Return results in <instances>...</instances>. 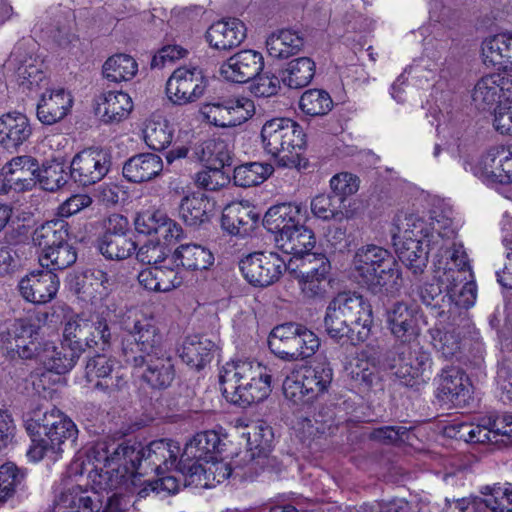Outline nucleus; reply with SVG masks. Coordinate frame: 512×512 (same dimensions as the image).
Instances as JSON below:
<instances>
[{
  "mask_svg": "<svg viewBox=\"0 0 512 512\" xmlns=\"http://www.w3.org/2000/svg\"><path fill=\"white\" fill-rule=\"evenodd\" d=\"M372 325V306L362 295L339 293L326 308L325 330L336 341L348 338L353 344L364 342L371 334Z\"/></svg>",
  "mask_w": 512,
  "mask_h": 512,
  "instance_id": "1",
  "label": "nucleus"
},
{
  "mask_svg": "<svg viewBox=\"0 0 512 512\" xmlns=\"http://www.w3.org/2000/svg\"><path fill=\"white\" fill-rule=\"evenodd\" d=\"M25 426L32 441L27 456L34 462L49 454L57 456L65 441L74 442L78 433L74 422L55 407H37Z\"/></svg>",
  "mask_w": 512,
  "mask_h": 512,
  "instance_id": "2",
  "label": "nucleus"
},
{
  "mask_svg": "<svg viewBox=\"0 0 512 512\" xmlns=\"http://www.w3.org/2000/svg\"><path fill=\"white\" fill-rule=\"evenodd\" d=\"M353 273L360 285L375 293L383 288L393 292L402 284L399 264L388 250L376 245L363 246L356 251Z\"/></svg>",
  "mask_w": 512,
  "mask_h": 512,
  "instance_id": "3",
  "label": "nucleus"
},
{
  "mask_svg": "<svg viewBox=\"0 0 512 512\" xmlns=\"http://www.w3.org/2000/svg\"><path fill=\"white\" fill-rule=\"evenodd\" d=\"M180 451L181 448L177 442L160 439L152 441L147 447L119 445L116 455L122 456L121 464L127 471L145 474L151 470L160 475L173 468H176L179 473L183 468L187 471L188 466L184 463V458L181 457L177 462Z\"/></svg>",
  "mask_w": 512,
  "mask_h": 512,
  "instance_id": "4",
  "label": "nucleus"
},
{
  "mask_svg": "<svg viewBox=\"0 0 512 512\" xmlns=\"http://www.w3.org/2000/svg\"><path fill=\"white\" fill-rule=\"evenodd\" d=\"M302 127L289 118L267 120L261 129V145L265 153L277 159L281 167L292 168L299 164L300 152L306 144Z\"/></svg>",
  "mask_w": 512,
  "mask_h": 512,
  "instance_id": "5",
  "label": "nucleus"
},
{
  "mask_svg": "<svg viewBox=\"0 0 512 512\" xmlns=\"http://www.w3.org/2000/svg\"><path fill=\"white\" fill-rule=\"evenodd\" d=\"M268 346L278 358L293 362L314 355L320 346V340L302 324L288 322L273 328L268 338Z\"/></svg>",
  "mask_w": 512,
  "mask_h": 512,
  "instance_id": "6",
  "label": "nucleus"
},
{
  "mask_svg": "<svg viewBox=\"0 0 512 512\" xmlns=\"http://www.w3.org/2000/svg\"><path fill=\"white\" fill-rule=\"evenodd\" d=\"M122 329L127 333L124 352H139V356L148 358L164 352L162 335L153 317L146 315L138 308L129 309L124 315Z\"/></svg>",
  "mask_w": 512,
  "mask_h": 512,
  "instance_id": "7",
  "label": "nucleus"
},
{
  "mask_svg": "<svg viewBox=\"0 0 512 512\" xmlns=\"http://www.w3.org/2000/svg\"><path fill=\"white\" fill-rule=\"evenodd\" d=\"M439 270L442 269L441 262ZM444 272L438 275L439 283L445 285L447 296V320H451V325H469L467 310L475 304L477 297L476 283L467 280L465 274L461 275L459 271L451 267H443Z\"/></svg>",
  "mask_w": 512,
  "mask_h": 512,
  "instance_id": "8",
  "label": "nucleus"
},
{
  "mask_svg": "<svg viewBox=\"0 0 512 512\" xmlns=\"http://www.w3.org/2000/svg\"><path fill=\"white\" fill-rule=\"evenodd\" d=\"M294 261L282 258L276 252H254L243 257L239 268L243 277L254 287H268L277 282L283 271L290 269Z\"/></svg>",
  "mask_w": 512,
  "mask_h": 512,
  "instance_id": "9",
  "label": "nucleus"
},
{
  "mask_svg": "<svg viewBox=\"0 0 512 512\" xmlns=\"http://www.w3.org/2000/svg\"><path fill=\"white\" fill-rule=\"evenodd\" d=\"M207 80L201 69L192 66L176 68L166 81L167 99L183 106L198 101L205 93Z\"/></svg>",
  "mask_w": 512,
  "mask_h": 512,
  "instance_id": "10",
  "label": "nucleus"
},
{
  "mask_svg": "<svg viewBox=\"0 0 512 512\" xmlns=\"http://www.w3.org/2000/svg\"><path fill=\"white\" fill-rule=\"evenodd\" d=\"M85 378L95 390L108 395L123 390L127 386V376L119 362L105 354H97L88 359Z\"/></svg>",
  "mask_w": 512,
  "mask_h": 512,
  "instance_id": "11",
  "label": "nucleus"
},
{
  "mask_svg": "<svg viewBox=\"0 0 512 512\" xmlns=\"http://www.w3.org/2000/svg\"><path fill=\"white\" fill-rule=\"evenodd\" d=\"M110 154L101 148H87L77 153L70 164L71 178L81 186L101 181L111 168Z\"/></svg>",
  "mask_w": 512,
  "mask_h": 512,
  "instance_id": "12",
  "label": "nucleus"
},
{
  "mask_svg": "<svg viewBox=\"0 0 512 512\" xmlns=\"http://www.w3.org/2000/svg\"><path fill=\"white\" fill-rule=\"evenodd\" d=\"M512 73L501 71L482 77L474 86L472 101L481 111L492 112L503 101H511Z\"/></svg>",
  "mask_w": 512,
  "mask_h": 512,
  "instance_id": "13",
  "label": "nucleus"
},
{
  "mask_svg": "<svg viewBox=\"0 0 512 512\" xmlns=\"http://www.w3.org/2000/svg\"><path fill=\"white\" fill-rule=\"evenodd\" d=\"M433 361L429 352L418 349H405L398 354L394 369L400 383L407 387L426 384L432 377Z\"/></svg>",
  "mask_w": 512,
  "mask_h": 512,
  "instance_id": "14",
  "label": "nucleus"
},
{
  "mask_svg": "<svg viewBox=\"0 0 512 512\" xmlns=\"http://www.w3.org/2000/svg\"><path fill=\"white\" fill-rule=\"evenodd\" d=\"M454 235L455 232L453 229L444 228L443 232L433 233L432 239L429 240L432 244V249L437 251L435 254L437 258L435 262V273H438V275H442L444 272L443 268L439 270L438 266L440 262L441 267H451L459 271L461 275L470 271L467 253L462 244L452 241Z\"/></svg>",
  "mask_w": 512,
  "mask_h": 512,
  "instance_id": "15",
  "label": "nucleus"
},
{
  "mask_svg": "<svg viewBox=\"0 0 512 512\" xmlns=\"http://www.w3.org/2000/svg\"><path fill=\"white\" fill-rule=\"evenodd\" d=\"M421 314L414 304L397 301L386 309L385 322L391 334L401 342H410L420 334Z\"/></svg>",
  "mask_w": 512,
  "mask_h": 512,
  "instance_id": "16",
  "label": "nucleus"
},
{
  "mask_svg": "<svg viewBox=\"0 0 512 512\" xmlns=\"http://www.w3.org/2000/svg\"><path fill=\"white\" fill-rule=\"evenodd\" d=\"M59 284L58 276L52 271H32L21 278L18 283V291L25 301L42 305L55 298Z\"/></svg>",
  "mask_w": 512,
  "mask_h": 512,
  "instance_id": "17",
  "label": "nucleus"
},
{
  "mask_svg": "<svg viewBox=\"0 0 512 512\" xmlns=\"http://www.w3.org/2000/svg\"><path fill=\"white\" fill-rule=\"evenodd\" d=\"M264 59L260 52L246 49L230 56L220 67V75L232 83H246L263 70Z\"/></svg>",
  "mask_w": 512,
  "mask_h": 512,
  "instance_id": "18",
  "label": "nucleus"
},
{
  "mask_svg": "<svg viewBox=\"0 0 512 512\" xmlns=\"http://www.w3.org/2000/svg\"><path fill=\"white\" fill-rule=\"evenodd\" d=\"M261 363L252 360H237L226 363L219 375V381L224 397L237 395V389L246 386L256 377H264L263 372L266 369Z\"/></svg>",
  "mask_w": 512,
  "mask_h": 512,
  "instance_id": "19",
  "label": "nucleus"
},
{
  "mask_svg": "<svg viewBox=\"0 0 512 512\" xmlns=\"http://www.w3.org/2000/svg\"><path fill=\"white\" fill-rule=\"evenodd\" d=\"M232 473L229 463L217 461L216 457L206 461L205 464L193 462L188 465L187 471L181 469L185 486L196 488H212L227 480Z\"/></svg>",
  "mask_w": 512,
  "mask_h": 512,
  "instance_id": "20",
  "label": "nucleus"
},
{
  "mask_svg": "<svg viewBox=\"0 0 512 512\" xmlns=\"http://www.w3.org/2000/svg\"><path fill=\"white\" fill-rule=\"evenodd\" d=\"M260 216L248 202H232L222 212L221 227L233 236L246 237L256 227Z\"/></svg>",
  "mask_w": 512,
  "mask_h": 512,
  "instance_id": "21",
  "label": "nucleus"
},
{
  "mask_svg": "<svg viewBox=\"0 0 512 512\" xmlns=\"http://www.w3.org/2000/svg\"><path fill=\"white\" fill-rule=\"evenodd\" d=\"M133 362L136 367L144 368L141 377L152 388H166L174 379V364L165 351L148 358L133 356Z\"/></svg>",
  "mask_w": 512,
  "mask_h": 512,
  "instance_id": "22",
  "label": "nucleus"
},
{
  "mask_svg": "<svg viewBox=\"0 0 512 512\" xmlns=\"http://www.w3.org/2000/svg\"><path fill=\"white\" fill-rule=\"evenodd\" d=\"M80 357L68 347H57L53 342H44L39 354V362L43 365L45 371L39 375V382L45 388L46 380H50L51 372L57 375L69 372L77 363Z\"/></svg>",
  "mask_w": 512,
  "mask_h": 512,
  "instance_id": "23",
  "label": "nucleus"
},
{
  "mask_svg": "<svg viewBox=\"0 0 512 512\" xmlns=\"http://www.w3.org/2000/svg\"><path fill=\"white\" fill-rule=\"evenodd\" d=\"M393 241H423L426 246H431L432 234L441 232L436 227H430L424 219L415 214L399 213L392 223L390 230Z\"/></svg>",
  "mask_w": 512,
  "mask_h": 512,
  "instance_id": "24",
  "label": "nucleus"
},
{
  "mask_svg": "<svg viewBox=\"0 0 512 512\" xmlns=\"http://www.w3.org/2000/svg\"><path fill=\"white\" fill-rule=\"evenodd\" d=\"M72 105V95L64 88L47 89L37 104V118L44 125H53L67 116Z\"/></svg>",
  "mask_w": 512,
  "mask_h": 512,
  "instance_id": "25",
  "label": "nucleus"
},
{
  "mask_svg": "<svg viewBox=\"0 0 512 512\" xmlns=\"http://www.w3.org/2000/svg\"><path fill=\"white\" fill-rule=\"evenodd\" d=\"M38 165L32 156H16L3 167L5 181L17 192L30 191L37 184Z\"/></svg>",
  "mask_w": 512,
  "mask_h": 512,
  "instance_id": "26",
  "label": "nucleus"
},
{
  "mask_svg": "<svg viewBox=\"0 0 512 512\" xmlns=\"http://www.w3.org/2000/svg\"><path fill=\"white\" fill-rule=\"evenodd\" d=\"M246 38L245 24L237 18H227L213 23L206 32L210 46L228 51L238 47Z\"/></svg>",
  "mask_w": 512,
  "mask_h": 512,
  "instance_id": "27",
  "label": "nucleus"
},
{
  "mask_svg": "<svg viewBox=\"0 0 512 512\" xmlns=\"http://www.w3.org/2000/svg\"><path fill=\"white\" fill-rule=\"evenodd\" d=\"M100 493L74 485L54 500L53 512H99Z\"/></svg>",
  "mask_w": 512,
  "mask_h": 512,
  "instance_id": "28",
  "label": "nucleus"
},
{
  "mask_svg": "<svg viewBox=\"0 0 512 512\" xmlns=\"http://www.w3.org/2000/svg\"><path fill=\"white\" fill-rule=\"evenodd\" d=\"M32 135L27 116L20 112H8L0 116V145L5 149H17Z\"/></svg>",
  "mask_w": 512,
  "mask_h": 512,
  "instance_id": "29",
  "label": "nucleus"
},
{
  "mask_svg": "<svg viewBox=\"0 0 512 512\" xmlns=\"http://www.w3.org/2000/svg\"><path fill=\"white\" fill-rule=\"evenodd\" d=\"M164 169L162 158L154 153H140L123 165V176L131 183H144L158 177Z\"/></svg>",
  "mask_w": 512,
  "mask_h": 512,
  "instance_id": "30",
  "label": "nucleus"
},
{
  "mask_svg": "<svg viewBox=\"0 0 512 512\" xmlns=\"http://www.w3.org/2000/svg\"><path fill=\"white\" fill-rule=\"evenodd\" d=\"M437 396L453 404L464 402L469 394V382L465 373L455 366L441 370L437 378Z\"/></svg>",
  "mask_w": 512,
  "mask_h": 512,
  "instance_id": "31",
  "label": "nucleus"
},
{
  "mask_svg": "<svg viewBox=\"0 0 512 512\" xmlns=\"http://www.w3.org/2000/svg\"><path fill=\"white\" fill-rule=\"evenodd\" d=\"M303 221L301 206L292 203L274 205L263 218L264 227L275 236L284 234L297 227Z\"/></svg>",
  "mask_w": 512,
  "mask_h": 512,
  "instance_id": "32",
  "label": "nucleus"
},
{
  "mask_svg": "<svg viewBox=\"0 0 512 512\" xmlns=\"http://www.w3.org/2000/svg\"><path fill=\"white\" fill-rule=\"evenodd\" d=\"M8 66L15 69V74L20 85L33 89L40 87L46 82V75L43 71V63L32 56L23 55L21 47H16L9 59Z\"/></svg>",
  "mask_w": 512,
  "mask_h": 512,
  "instance_id": "33",
  "label": "nucleus"
},
{
  "mask_svg": "<svg viewBox=\"0 0 512 512\" xmlns=\"http://www.w3.org/2000/svg\"><path fill=\"white\" fill-rule=\"evenodd\" d=\"M484 63L512 73V33L491 36L482 44Z\"/></svg>",
  "mask_w": 512,
  "mask_h": 512,
  "instance_id": "34",
  "label": "nucleus"
},
{
  "mask_svg": "<svg viewBox=\"0 0 512 512\" xmlns=\"http://www.w3.org/2000/svg\"><path fill=\"white\" fill-rule=\"evenodd\" d=\"M96 114L104 123H119L126 119L133 108L131 97L122 91H108L97 99Z\"/></svg>",
  "mask_w": 512,
  "mask_h": 512,
  "instance_id": "35",
  "label": "nucleus"
},
{
  "mask_svg": "<svg viewBox=\"0 0 512 512\" xmlns=\"http://www.w3.org/2000/svg\"><path fill=\"white\" fill-rule=\"evenodd\" d=\"M274 239L277 247L287 256L292 255L290 259L296 261L312 251L316 243L312 230L302 223Z\"/></svg>",
  "mask_w": 512,
  "mask_h": 512,
  "instance_id": "36",
  "label": "nucleus"
},
{
  "mask_svg": "<svg viewBox=\"0 0 512 512\" xmlns=\"http://www.w3.org/2000/svg\"><path fill=\"white\" fill-rule=\"evenodd\" d=\"M221 439L213 430L199 432L186 443L182 458L184 460H195L194 462L208 461L214 459L215 454L221 450Z\"/></svg>",
  "mask_w": 512,
  "mask_h": 512,
  "instance_id": "37",
  "label": "nucleus"
},
{
  "mask_svg": "<svg viewBox=\"0 0 512 512\" xmlns=\"http://www.w3.org/2000/svg\"><path fill=\"white\" fill-rule=\"evenodd\" d=\"M439 322L443 325L447 324V327L435 326L430 329L431 344L444 358L449 359L460 352L461 333L459 328L467 325L460 322H458L459 325H451V321L449 322L447 318L445 322H443V319H439Z\"/></svg>",
  "mask_w": 512,
  "mask_h": 512,
  "instance_id": "38",
  "label": "nucleus"
},
{
  "mask_svg": "<svg viewBox=\"0 0 512 512\" xmlns=\"http://www.w3.org/2000/svg\"><path fill=\"white\" fill-rule=\"evenodd\" d=\"M298 371L310 402L326 392L332 382L333 371L327 362H320Z\"/></svg>",
  "mask_w": 512,
  "mask_h": 512,
  "instance_id": "39",
  "label": "nucleus"
},
{
  "mask_svg": "<svg viewBox=\"0 0 512 512\" xmlns=\"http://www.w3.org/2000/svg\"><path fill=\"white\" fill-rule=\"evenodd\" d=\"M396 253L402 263L415 275L422 274L428 263L431 246L423 241H393Z\"/></svg>",
  "mask_w": 512,
  "mask_h": 512,
  "instance_id": "40",
  "label": "nucleus"
},
{
  "mask_svg": "<svg viewBox=\"0 0 512 512\" xmlns=\"http://www.w3.org/2000/svg\"><path fill=\"white\" fill-rule=\"evenodd\" d=\"M89 321L81 315H74L70 317L64 324L63 328V347H68L69 350L75 352L79 357L90 348L89 338Z\"/></svg>",
  "mask_w": 512,
  "mask_h": 512,
  "instance_id": "41",
  "label": "nucleus"
},
{
  "mask_svg": "<svg viewBox=\"0 0 512 512\" xmlns=\"http://www.w3.org/2000/svg\"><path fill=\"white\" fill-rule=\"evenodd\" d=\"M264 377H256L250 381L246 386L237 389V395H227L225 398L233 404L241 407H247L254 403H259L265 400L271 393V378L272 375L268 368L264 369Z\"/></svg>",
  "mask_w": 512,
  "mask_h": 512,
  "instance_id": "42",
  "label": "nucleus"
},
{
  "mask_svg": "<svg viewBox=\"0 0 512 512\" xmlns=\"http://www.w3.org/2000/svg\"><path fill=\"white\" fill-rule=\"evenodd\" d=\"M189 158L204 163L205 166L230 165V152L222 140L208 139L196 143L190 152Z\"/></svg>",
  "mask_w": 512,
  "mask_h": 512,
  "instance_id": "43",
  "label": "nucleus"
},
{
  "mask_svg": "<svg viewBox=\"0 0 512 512\" xmlns=\"http://www.w3.org/2000/svg\"><path fill=\"white\" fill-rule=\"evenodd\" d=\"M214 347V342L206 337H188L180 350V358L188 366L201 369L211 361Z\"/></svg>",
  "mask_w": 512,
  "mask_h": 512,
  "instance_id": "44",
  "label": "nucleus"
},
{
  "mask_svg": "<svg viewBox=\"0 0 512 512\" xmlns=\"http://www.w3.org/2000/svg\"><path fill=\"white\" fill-rule=\"evenodd\" d=\"M303 44L302 36L290 29L272 33L266 40L267 52L274 59H286L297 54Z\"/></svg>",
  "mask_w": 512,
  "mask_h": 512,
  "instance_id": "45",
  "label": "nucleus"
},
{
  "mask_svg": "<svg viewBox=\"0 0 512 512\" xmlns=\"http://www.w3.org/2000/svg\"><path fill=\"white\" fill-rule=\"evenodd\" d=\"M106 462L105 466L107 469L105 471L101 470L100 473H96L92 478L93 489L98 492L121 489L127 480L125 474L120 473V468H123L126 474H134L130 470L127 471L121 464L123 462L122 456L116 455V451L111 457H107Z\"/></svg>",
  "mask_w": 512,
  "mask_h": 512,
  "instance_id": "46",
  "label": "nucleus"
},
{
  "mask_svg": "<svg viewBox=\"0 0 512 512\" xmlns=\"http://www.w3.org/2000/svg\"><path fill=\"white\" fill-rule=\"evenodd\" d=\"M173 260L187 270H206L213 264L214 256L201 245L183 244L174 251Z\"/></svg>",
  "mask_w": 512,
  "mask_h": 512,
  "instance_id": "47",
  "label": "nucleus"
},
{
  "mask_svg": "<svg viewBox=\"0 0 512 512\" xmlns=\"http://www.w3.org/2000/svg\"><path fill=\"white\" fill-rule=\"evenodd\" d=\"M212 204L204 193L184 197L179 206L180 218L188 226H198L209 219Z\"/></svg>",
  "mask_w": 512,
  "mask_h": 512,
  "instance_id": "48",
  "label": "nucleus"
},
{
  "mask_svg": "<svg viewBox=\"0 0 512 512\" xmlns=\"http://www.w3.org/2000/svg\"><path fill=\"white\" fill-rule=\"evenodd\" d=\"M69 226L64 220H52L42 224L33 234V243L41 249V253L47 252L68 241Z\"/></svg>",
  "mask_w": 512,
  "mask_h": 512,
  "instance_id": "49",
  "label": "nucleus"
},
{
  "mask_svg": "<svg viewBox=\"0 0 512 512\" xmlns=\"http://www.w3.org/2000/svg\"><path fill=\"white\" fill-rule=\"evenodd\" d=\"M138 72L136 60L124 53L110 56L103 64V77L109 82L122 83L132 80Z\"/></svg>",
  "mask_w": 512,
  "mask_h": 512,
  "instance_id": "50",
  "label": "nucleus"
},
{
  "mask_svg": "<svg viewBox=\"0 0 512 512\" xmlns=\"http://www.w3.org/2000/svg\"><path fill=\"white\" fill-rule=\"evenodd\" d=\"M48 317L49 314L43 312L35 316L16 319L7 332V337L4 341L5 345L23 343L24 339L39 336L40 323H45Z\"/></svg>",
  "mask_w": 512,
  "mask_h": 512,
  "instance_id": "51",
  "label": "nucleus"
},
{
  "mask_svg": "<svg viewBox=\"0 0 512 512\" xmlns=\"http://www.w3.org/2000/svg\"><path fill=\"white\" fill-rule=\"evenodd\" d=\"M315 74V63L311 58L300 57L292 60L282 74L285 85L293 89L307 86Z\"/></svg>",
  "mask_w": 512,
  "mask_h": 512,
  "instance_id": "52",
  "label": "nucleus"
},
{
  "mask_svg": "<svg viewBox=\"0 0 512 512\" xmlns=\"http://www.w3.org/2000/svg\"><path fill=\"white\" fill-rule=\"evenodd\" d=\"M483 503L493 512H512V483H495L483 486Z\"/></svg>",
  "mask_w": 512,
  "mask_h": 512,
  "instance_id": "53",
  "label": "nucleus"
},
{
  "mask_svg": "<svg viewBox=\"0 0 512 512\" xmlns=\"http://www.w3.org/2000/svg\"><path fill=\"white\" fill-rule=\"evenodd\" d=\"M274 172L269 163L250 162L234 169V183L240 187H251L263 183Z\"/></svg>",
  "mask_w": 512,
  "mask_h": 512,
  "instance_id": "54",
  "label": "nucleus"
},
{
  "mask_svg": "<svg viewBox=\"0 0 512 512\" xmlns=\"http://www.w3.org/2000/svg\"><path fill=\"white\" fill-rule=\"evenodd\" d=\"M505 147H493L480 157L473 166V174L487 183H500L499 172L502 168V162H498L504 152Z\"/></svg>",
  "mask_w": 512,
  "mask_h": 512,
  "instance_id": "55",
  "label": "nucleus"
},
{
  "mask_svg": "<svg viewBox=\"0 0 512 512\" xmlns=\"http://www.w3.org/2000/svg\"><path fill=\"white\" fill-rule=\"evenodd\" d=\"M436 283H425L419 289V297L421 302L430 307L433 315L445 322L447 311V296L445 285L439 283L438 273H435Z\"/></svg>",
  "mask_w": 512,
  "mask_h": 512,
  "instance_id": "56",
  "label": "nucleus"
},
{
  "mask_svg": "<svg viewBox=\"0 0 512 512\" xmlns=\"http://www.w3.org/2000/svg\"><path fill=\"white\" fill-rule=\"evenodd\" d=\"M76 259V249L68 241L51 250H47L45 253H41L39 256L40 265L52 272L53 270L68 268L76 262Z\"/></svg>",
  "mask_w": 512,
  "mask_h": 512,
  "instance_id": "57",
  "label": "nucleus"
},
{
  "mask_svg": "<svg viewBox=\"0 0 512 512\" xmlns=\"http://www.w3.org/2000/svg\"><path fill=\"white\" fill-rule=\"evenodd\" d=\"M98 248L107 259L123 260L135 252L136 244L129 236H102Z\"/></svg>",
  "mask_w": 512,
  "mask_h": 512,
  "instance_id": "58",
  "label": "nucleus"
},
{
  "mask_svg": "<svg viewBox=\"0 0 512 512\" xmlns=\"http://www.w3.org/2000/svg\"><path fill=\"white\" fill-rule=\"evenodd\" d=\"M318 275L308 274V272L297 273L295 278L298 280L301 292L306 298H323L327 292L329 279L327 275V265L321 262Z\"/></svg>",
  "mask_w": 512,
  "mask_h": 512,
  "instance_id": "59",
  "label": "nucleus"
},
{
  "mask_svg": "<svg viewBox=\"0 0 512 512\" xmlns=\"http://www.w3.org/2000/svg\"><path fill=\"white\" fill-rule=\"evenodd\" d=\"M143 137L148 147L161 151L171 144L173 130L165 120H148L143 130Z\"/></svg>",
  "mask_w": 512,
  "mask_h": 512,
  "instance_id": "60",
  "label": "nucleus"
},
{
  "mask_svg": "<svg viewBox=\"0 0 512 512\" xmlns=\"http://www.w3.org/2000/svg\"><path fill=\"white\" fill-rule=\"evenodd\" d=\"M68 181V173L63 164L58 162H49L38 165L37 183L42 189L54 192L63 187Z\"/></svg>",
  "mask_w": 512,
  "mask_h": 512,
  "instance_id": "61",
  "label": "nucleus"
},
{
  "mask_svg": "<svg viewBox=\"0 0 512 512\" xmlns=\"http://www.w3.org/2000/svg\"><path fill=\"white\" fill-rule=\"evenodd\" d=\"M299 107L307 115H324L330 111L332 100L326 91L310 89L302 94Z\"/></svg>",
  "mask_w": 512,
  "mask_h": 512,
  "instance_id": "62",
  "label": "nucleus"
},
{
  "mask_svg": "<svg viewBox=\"0 0 512 512\" xmlns=\"http://www.w3.org/2000/svg\"><path fill=\"white\" fill-rule=\"evenodd\" d=\"M25 474L15 464L8 462L0 466V503L11 498L23 484Z\"/></svg>",
  "mask_w": 512,
  "mask_h": 512,
  "instance_id": "63",
  "label": "nucleus"
},
{
  "mask_svg": "<svg viewBox=\"0 0 512 512\" xmlns=\"http://www.w3.org/2000/svg\"><path fill=\"white\" fill-rule=\"evenodd\" d=\"M110 280L101 269H90L84 274V293L92 300H102L109 293Z\"/></svg>",
  "mask_w": 512,
  "mask_h": 512,
  "instance_id": "64",
  "label": "nucleus"
}]
</instances>
